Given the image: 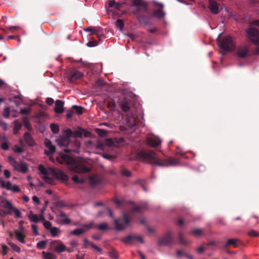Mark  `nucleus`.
<instances>
[{"label": "nucleus", "mask_w": 259, "mask_h": 259, "mask_svg": "<svg viewBox=\"0 0 259 259\" xmlns=\"http://www.w3.org/2000/svg\"><path fill=\"white\" fill-rule=\"evenodd\" d=\"M98 45V42L95 39L89 41L87 44V46L89 47H94L97 46Z\"/></svg>", "instance_id": "53"}, {"label": "nucleus", "mask_w": 259, "mask_h": 259, "mask_svg": "<svg viewBox=\"0 0 259 259\" xmlns=\"http://www.w3.org/2000/svg\"><path fill=\"white\" fill-rule=\"evenodd\" d=\"M127 123L131 127H134L137 124L136 118L132 115L127 116Z\"/></svg>", "instance_id": "24"}, {"label": "nucleus", "mask_w": 259, "mask_h": 259, "mask_svg": "<svg viewBox=\"0 0 259 259\" xmlns=\"http://www.w3.org/2000/svg\"><path fill=\"white\" fill-rule=\"evenodd\" d=\"M219 43V46L220 49V53L222 55H224L226 52L233 51L235 48V44L230 36H226L224 37L222 40Z\"/></svg>", "instance_id": "3"}, {"label": "nucleus", "mask_w": 259, "mask_h": 259, "mask_svg": "<svg viewBox=\"0 0 259 259\" xmlns=\"http://www.w3.org/2000/svg\"><path fill=\"white\" fill-rule=\"evenodd\" d=\"M1 205L7 209L8 210L11 211L13 208V206L11 202L7 200L6 198L3 199L1 201Z\"/></svg>", "instance_id": "23"}, {"label": "nucleus", "mask_w": 259, "mask_h": 259, "mask_svg": "<svg viewBox=\"0 0 259 259\" xmlns=\"http://www.w3.org/2000/svg\"><path fill=\"white\" fill-rule=\"evenodd\" d=\"M253 26H250L247 30L248 38L254 44H259V20L252 22Z\"/></svg>", "instance_id": "4"}, {"label": "nucleus", "mask_w": 259, "mask_h": 259, "mask_svg": "<svg viewBox=\"0 0 259 259\" xmlns=\"http://www.w3.org/2000/svg\"><path fill=\"white\" fill-rule=\"evenodd\" d=\"M24 139L25 142L27 143V144L30 147L34 146L36 144L32 136L28 132H26L24 134Z\"/></svg>", "instance_id": "18"}, {"label": "nucleus", "mask_w": 259, "mask_h": 259, "mask_svg": "<svg viewBox=\"0 0 259 259\" xmlns=\"http://www.w3.org/2000/svg\"><path fill=\"white\" fill-rule=\"evenodd\" d=\"M132 103L128 99L124 98L120 103L119 105L123 112H126L130 111Z\"/></svg>", "instance_id": "12"}, {"label": "nucleus", "mask_w": 259, "mask_h": 259, "mask_svg": "<svg viewBox=\"0 0 259 259\" xmlns=\"http://www.w3.org/2000/svg\"><path fill=\"white\" fill-rule=\"evenodd\" d=\"M64 102L60 100H57L55 102V108L54 111L58 114L62 113L64 112Z\"/></svg>", "instance_id": "19"}, {"label": "nucleus", "mask_w": 259, "mask_h": 259, "mask_svg": "<svg viewBox=\"0 0 259 259\" xmlns=\"http://www.w3.org/2000/svg\"><path fill=\"white\" fill-rule=\"evenodd\" d=\"M0 183L1 184V186L3 188H5L8 190H10L12 186V184L10 182L8 181L5 182L3 180H0Z\"/></svg>", "instance_id": "35"}, {"label": "nucleus", "mask_w": 259, "mask_h": 259, "mask_svg": "<svg viewBox=\"0 0 259 259\" xmlns=\"http://www.w3.org/2000/svg\"><path fill=\"white\" fill-rule=\"evenodd\" d=\"M121 174L123 176L125 177H131L132 175L131 171L126 169L122 170Z\"/></svg>", "instance_id": "63"}, {"label": "nucleus", "mask_w": 259, "mask_h": 259, "mask_svg": "<svg viewBox=\"0 0 259 259\" xmlns=\"http://www.w3.org/2000/svg\"><path fill=\"white\" fill-rule=\"evenodd\" d=\"M28 217L30 222L37 223L39 221L38 215L33 213L32 211H29Z\"/></svg>", "instance_id": "27"}, {"label": "nucleus", "mask_w": 259, "mask_h": 259, "mask_svg": "<svg viewBox=\"0 0 259 259\" xmlns=\"http://www.w3.org/2000/svg\"><path fill=\"white\" fill-rule=\"evenodd\" d=\"M208 8L211 12L214 15L219 13V4L213 0H209Z\"/></svg>", "instance_id": "16"}, {"label": "nucleus", "mask_w": 259, "mask_h": 259, "mask_svg": "<svg viewBox=\"0 0 259 259\" xmlns=\"http://www.w3.org/2000/svg\"><path fill=\"white\" fill-rule=\"evenodd\" d=\"M249 5L252 7H257L259 5V0H249Z\"/></svg>", "instance_id": "60"}, {"label": "nucleus", "mask_w": 259, "mask_h": 259, "mask_svg": "<svg viewBox=\"0 0 259 259\" xmlns=\"http://www.w3.org/2000/svg\"><path fill=\"white\" fill-rule=\"evenodd\" d=\"M116 27L119 28L120 30H121L124 26L123 21L121 19H118L116 21Z\"/></svg>", "instance_id": "50"}, {"label": "nucleus", "mask_w": 259, "mask_h": 259, "mask_svg": "<svg viewBox=\"0 0 259 259\" xmlns=\"http://www.w3.org/2000/svg\"><path fill=\"white\" fill-rule=\"evenodd\" d=\"M15 234L17 239L22 243H25V241L24 238L26 236L23 233L19 231L18 230L15 231Z\"/></svg>", "instance_id": "25"}, {"label": "nucleus", "mask_w": 259, "mask_h": 259, "mask_svg": "<svg viewBox=\"0 0 259 259\" xmlns=\"http://www.w3.org/2000/svg\"><path fill=\"white\" fill-rule=\"evenodd\" d=\"M42 254L44 259H57V256L52 253L43 251Z\"/></svg>", "instance_id": "31"}, {"label": "nucleus", "mask_w": 259, "mask_h": 259, "mask_svg": "<svg viewBox=\"0 0 259 259\" xmlns=\"http://www.w3.org/2000/svg\"><path fill=\"white\" fill-rule=\"evenodd\" d=\"M109 256L113 258L114 259H117L118 257V254L117 252L114 249H112L110 252H109Z\"/></svg>", "instance_id": "45"}, {"label": "nucleus", "mask_w": 259, "mask_h": 259, "mask_svg": "<svg viewBox=\"0 0 259 259\" xmlns=\"http://www.w3.org/2000/svg\"><path fill=\"white\" fill-rule=\"evenodd\" d=\"M49 230L53 237L56 236L58 233L61 232L60 229L55 227H52Z\"/></svg>", "instance_id": "36"}, {"label": "nucleus", "mask_w": 259, "mask_h": 259, "mask_svg": "<svg viewBox=\"0 0 259 259\" xmlns=\"http://www.w3.org/2000/svg\"><path fill=\"white\" fill-rule=\"evenodd\" d=\"M137 20H138V21L140 23H143L145 24H147L148 23L147 22V20H146V17L145 15H137Z\"/></svg>", "instance_id": "40"}, {"label": "nucleus", "mask_w": 259, "mask_h": 259, "mask_svg": "<svg viewBox=\"0 0 259 259\" xmlns=\"http://www.w3.org/2000/svg\"><path fill=\"white\" fill-rule=\"evenodd\" d=\"M49 169L52 175L54 176L57 179L63 182H67L68 180V176L66 175L62 170L60 169L56 170L53 167H50Z\"/></svg>", "instance_id": "7"}, {"label": "nucleus", "mask_w": 259, "mask_h": 259, "mask_svg": "<svg viewBox=\"0 0 259 259\" xmlns=\"http://www.w3.org/2000/svg\"><path fill=\"white\" fill-rule=\"evenodd\" d=\"M22 121L24 123V125L25 127L29 131H31L32 130L31 125L29 121L28 118L27 116H24L22 117Z\"/></svg>", "instance_id": "32"}, {"label": "nucleus", "mask_w": 259, "mask_h": 259, "mask_svg": "<svg viewBox=\"0 0 259 259\" xmlns=\"http://www.w3.org/2000/svg\"><path fill=\"white\" fill-rule=\"evenodd\" d=\"M238 241V240L237 239H230L228 240L227 243L224 246V249L229 252L228 250V247L229 245H232L234 247H238V244L237 242Z\"/></svg>", "instance_id": "22"}, {"label": "nucleus", "mask_w": 259, "mask_h": 259, "mask_svg": "<svg viewBox=\"0 0 259 259\" xmlns=\"http://www.w3.org/2000/svg\"><path fill=\"white\" fill-rule=\"evenodd\" d=\"M97 228L101 231L109 230L108 225L106 223H102L97 226Z\"/></svg>", "instance_id": "43"}, {"label": "nucleus", "mask_w": 259, "mask_h": 259, "mask_svg": "<svg viewBox=\"0 0 259 259\" xmlns=\"http://www.w3.org/2000/svg\"><path fill=\"white\" fill-rule=\"evenodd\" d=\"M10 190L13 191V192L17 193L19 192L20 191V189L18 186L14 185V186H11Z\"/></svg>", "instance_id": "61"}, {"label": "nucleus", "mask_w": 259, "mask_h": 259, "mask_svg": "<svg viewBox=\"0 0 259 259\" xmlns=\"http://www.w3.org/2000/svg\"><path fill=\"white\" fill-rule=\"evenodd\" d=\"M11 214V211L9 210H5L0 208V216L5 217L7 215Z\"/></svg>", "instance_id": "51"}, {"label": "nucleus", "mask_w": 259, "mask_h": 259, "mask_svg": "<svg viewBox=\"0 0 259 259\" xmlns=\"http://www.w3.org/2000/svg\"><path fill=\"white\" fill-rule=\"evenodd\" d=\"M179 243L183 245H187L188 244V241L183 238V234L181 232L179 234Z\"/></svg>", "instance_id": "38"}, {"label": "nucleus", "mask_w": 259, "mask_h": 259, "mask_svg": "<svg viewBox=\"0 0 259 259\" xmlns=\"http://www.w3.org/2000/svg\"><path fill=\"white\" fill-rule=\"evenodd\" d=\"M137 157L139 159L152 165L159 166H174L180 164V161L177 158L167 157L161 160L158 158L156 153L152 150H142L138 153Z\"/></svg>", "instance_id": "1"}, {"label": "nucleus", "mask_w": 259, "mask_h": 259, "mask_svg": "<svg viewBox=\"0 0 259 259\" xmlns=\"http://www.w3.org/2000/svg\"><path fill=\"white\" fill-rule=\"evenodd\" d=\"M99 29V28H96L95 27H89L84 29V30L86 32H89L90 33V35H93V34H95L96 33H97V30Z\"/></svg>", "instance_id": "39"}, {"label": "nucleus", "mask_w": 259, "mask_h": 259, "mask_svg": "<svg viewBox=\"0 0 259 259\" xmlns=\"http://www.w3.org/2000/svg\"><path fill=\"white\" fill-rule=\"evenodd\" d=\"M72 109H74L76 113L78 115L82 114L83 112V110H84L83 107L77 105H73L72 106Z\"/></svg>", "instance_id": "33"}, {"label": "nucleus", "mask_w": 259, "mask_h": 259, "mask_svg": "<svg viewBox=\"0 0 259 259\" xmlns=\"http://www.w3.org/2000/svg\"><path fill=\"white\" fill-rule=\"evenodd\" d=\"M38 168L41 174L45 176H47L49 174L48 170L43 165L40 164Z\"/></svg>", "instance_id": "41"}, {"label": "nucleus", "mask_w": 259, "mask_h": 259, "mask_svg": "<svg viewBox=\"0 0 259 259\" xmlns=\"http://www.w3.org/2000/svg\"><path fill=\"white\" fill-rule=\"evenodd\" d=\"M14 127L13 128V133L15 135L18 133L19 131L21 128L22 124L18 120H15L14 121Z\"/></svg>", "instance_id": "30"}, {"label": "nucleus", "mask_w": 259, "mask_h": 259, "mask_svg": "<svg viewBox=\"0 0 259 259\" xmlns=\"http://www.w3.org/2000/svg\"><path fill=\"white\" fill-rule=\"evenodd\" d=\"M31 228L32 229L33 233L35 236H37L39 235L38 231L37 230V227L35 225L32 224L31 225Z\"/></svg>", "instance_id": "62"}, {"label": "nucleus", "mask_w": 259, "mask_h": 259, "mask_svg": "<svg viewBox=\"0 0 259 259\" xmlns=\"http://www.w3.org/2000/svg\"><path fill=\"white\" fill-rule=\"evenodd\" d=\"M14 168L15 169L20 171L22 173H25L28 170V166L26 163L21 162H15L14 164Z\"/></svg>", "instance_id": "14"}, {"label": "nucleus", "mask_w": 259, "mask_h": 259, "mask_svg": "<svg viewBox=\"0 0 259 259\" xmlns=\"http://www.w3.org/2000/svg\"><path fill=\"white\" fill-rule=\"evenodd\" d=\"M45 146L49 149V150H45V153L47 155H50L55 152L56 147L53 145L52 142L49 139H46L45 141Z\"/></svg>", "instance_id": "15"}, {"label": "nucleus", "mask_w": 259, "mask_h": 259, "mask_svg": "<svg viewBox=\"0 0 259 259\" xmlns=\"http://www.w3.org/2000/svg\"><path fill=\"white\" fill-rule=\"evenodd\" d=\"M69 140L66 137L60 136L59 138L56 140V142L59 146L66 147L69 144Z\"/></svg>", "instance_id": "20"}, {"label": "nucleus", "mask_w": 259, "mask_h": 259, "mask_svg": "<svg viewBox=\"0 0 259 259\" xmlns=\"http://www.w3.org/2000/svg\"><path fill=\"white\" fill-rule=\"evenodd\" d=\"M11 211H13L15 213V217L16 218H21V213L20 211V210L13 207V208L11 209Z\"/></svg>", "instance_id": "47"}, {"label": "nucleus", "mask_w": 259, "mask_h": 259, "mask_svg": "<svg viewBox=\"0 0 259 259\" xmlns=\"http://www.w3.org/2000/svg\"><path fill=\"white\" fill-rule=\"evenodd\" d=\"M47 242L45 241H40L36 244V247L40 249H45L46 246Z\"/></svg>", "instance_id": "46"}, {"label": "nucleus", "mask_w": 259, "mask_h": 259, "mask_svg": "<svg viewBox=\"0 0 259 259\" xmlns=\"http://www.w3.org/2000/svg\"><path fill=\"white\" fill-rule=\"evenodd\" d=\"M249 48L247 46H242L238 48L236 54L238 57L244 58L249 55Z\"/></svg>", "instance_id": "10"}, {"label": "nucleus", "mask_w": 259, "mask_h": 259, "mask_svg": "<svg viewBox=\"0 0 259 259\" xmlns=\"http://www.w3.org/2000/svg\"><path fill=\"white\" fill-rule=\"evenodd\" d=\"M132 2L133 6L141 7L145 12L148 11V4L146 2L143 1L142 0H132Z\"/></svg>", "instance_id": "17"}, {"label": "nucleus", "mask_w": 259, "mask_h": 259, "mask_svg": "<svg viewBox=\"0 0 259 259\" xmlns=\"http://www.w3.org/2000/svg\"><path fill=\"white\" fill-rule=\"evenodd\" d=\"M73 133L72 131L70 129L68 128L65 131L64 134L62 136L69 140V138L73 135Z\"/></svg>", "instance_id": "44"}, {"label": "nucleus", "mask_w": 259, "mask_h": 259, "mask_svg": "<svg viewBox=\"0 0 259 259\" xmlns=\"http://www.w3.org/2000/svg\"><path fill=\"white\" fill-rule=\"evenodd\" d=\"M50 128H51L52 132L54 134H57L59 131V126L56 124L52 123L50 125Z\"/></svg>", "instance_id": "42"}, {"label": "nucleus", "mask_w": 259, "mask_h": 259, "mask_svg": "<svg viewBox=\"0 0 259 259\" xmlns=\"http://www.w3.org/2000/svg\"><path fill=\"white\" fill-rule=\"evenodd\" d=\"M165 13L161 9H159L157 10H154L153 12V16L158 18H162L165 16Z\"/></svg>", "instance_id": "29"}, {"label": "nucleus", "mask_w": 259, "mask_h": 259, "mask_svg": "<svg viewBox=\"0 0 259 259\" xmlns=\"http://www.w3.org/2000/svg\"><path fill=\"white\" fill-rule=\"evenodd\" d=\"M130 220L128 215L124 213L123 218L114 220V225L116 229L118 231H121L124 229L128 225Z\"/></svg>", "instance_id": "6"}, {"label": "nucleus", "mask_w": 259, "mask_h": 259, "mask_svg": "<svg viewBox=\"0 0 259 259\" xmlns=\"http://www.w3.org/2000/svg\"><path fill=\"white\" fill-rule=\"evenodd\" d=\"M122 241L126 244H130L135 241H139L141 243H143L144 241L142 238L138 235H128L121 239Z\"/></svg>", "instance_id": "9"}, {"label": "nucleus", "mask_w": 259, "mask_h": 259, "mask_svg": "<svg viewBox=\"0 0 259 259\" xmlns=\"http://www.w3.org/2000/svg\"><path fill=\"white\" fill-rule=\"evenodd\" d=\"M72 180L77 184H82L84 183V180L83 179H79L77 176H73L72 178Z\"/></svg>", "instance_id": "52"}, {"label": "nucleus", "mask_w": 259, "mask_h": 259, "mask_svg": "<svg viewBox=\"0 0 259 259\" xmlns=\"http://www.w3.org/2000/svg\"><path fill=\"white\" fill-rule=\"evenodd\" d=\"M88 245H90L94 249H95L97 251L101 252L102 249L94 244V243L90 242L87 238H84L83 239V248H87Z\"/></svg>", "instance_id": "21"}, {"label": "nucleus", "mask_w": 259, "mask_h": 259, "mask_svg": "<svg viewBox=\"0 0 259 259\" xmlns=\"http://www.w3.org/2000/svg\"><path fill=\"white\" fill-rule=\"evenodd\" d=\"M96 131L98 134L101 137H104L107 134V131L103 129H97Z\"/></svg>", "instance_id": "54"}, {"label": "nucleus", "mask_w": 259, "mask_h": 259, "mask_svg": "<svg viewBox=\"0 0 259 259\" xmlns=\"http://www.w3.org/2000/svg\"><path fill=\"white\" fill-rule=\"evenodd\" d=\"M3 115L5 118H8L10 116V108L6 107L5 108Z\"/></svg>", "instance_id": "56"}, {"label": "nucleus", "mask_w": 259, "mask_h": 259, "mask_svg": "<svg viewBox=\"0 0 259 259\" xmlns=\"http://www.w3.org/2000/svg\"><path fill=\"white\" fill-rule=\"evenodd\" d=\"M90 180L91 183L94 185L100 183L99 179L96 176L91 177Z\"/></svg>", "instance_id": "48"}, {"label": "nucleus", "mask_w": 259, "mask_h": 259, "mask_svg": "<svg viewBox=\"0 0 259 259\" xmlns=\"http://www.w3.org/2000/svg\"><path fill=\"white\" fill-rule=\"evenodd\" d=\"M191 233L195 237H199L203 234L202 230L199 229H195L192 230Z\"/></svg>", "instance_id": "37"}, {"label": "nucleus", "mask_w": 259, "mask_h": 259, "mask_svg": "<svg viewBox=\"0 0 259 259\" xmlns=\"http://www.w3.org/2000/svg\"><path fill=\"white\" fill-rule=\"evenodd\" d=\"M175 243L172 233L170 231H167L158 241L159 246H170Z\"/></svg>", "instance_id": "5"}, {"label": "nucleus", "mask_w": 259, "mask_h": 259, "mask_svg": "<svg viewBox=\"0 0 259 259\" xmlns=\"http://www.w3.org/2000/svg\"><path fill=\"white\" fill-rule=\"evenodd\" d=\"M83 75V73L76 70H73L70 72V75L68 80L70 82L74 83L78 79L81 78Z\"/></svg>", "instance_id": "11"}, {"label": "nucleus", "mask_w": 259, "mask_h": 259, "mask_svg": "<svg viewBox=\"0 0 259 259\" xmlns=\"http://www.w3.org/2000/svg\"><path fill=\"white\" fill-rule=\"evenodd\" d=\"M148 145L153 147H157L161 144V140L156 136L150 137L147 139Z\"/></svg>", "instance_id": "13"}, {"label": "nucleus", "mask_w": 259, "mask_h": 259, "mask_svg": "<svg viewBox=\"0 0 259 259\" xmlns=\"http://www.w3.org/2000/svg\"><path fill=\"white\" fill-rule=\"evenodd\" d=\"M85 232L86 229L82 227L81 229H76L73 231H71L70 232V234L78 236L83 234Z\"/></svg>", "instance_id": "28"}, {"label": "nucleus", "mask_w": 259, "mask_h": 259, "mask_svg": "<svg viewBox=\"0 0 259 259\" xmlns=\"http://www.w3.org/2000/svg\"><path fill=\"white\" fill-rule=\"evenodd\" d=\"M24 151V149L22 148H21L17 145L15 146V149L14 151L16 153H21L23 152Z\"/></svg>", "instance_id": "64"}, {"label": "nucleus", "mask_w": 259, "mask_h": 259, "mask_svg": "<svg viewBox=\"0 0 259 259\" xmlns=\"http://www.w3.org/2000/svg\"><path fill=\"white\" fill-rule=\"evenodd\" d=\"M30 109L29 108H24L21 109L20 113L21 114H28L30 113Z\"/></svg>", "instance_id": "59"}, {"label": "nucleus", "mask_w": 259, "mask_h": 259, "mask_svg": "<svg viewBox=\"0 0 259 259\" xmlns=\"http://www.w3.org/2000/svg\"><path fill=\"white\" fill-rule=\"evenodd\" d=\"M44 226L47 230H50L52 228V224L50 221H45L44 222Z\"/></svg>", "instance_id": "58"}, {"label": "nucleus", "mask_w": 259, "mask_h": 259, "mask_svg": "<svg viewBox=\"0 0 259 259\" xmlns=\"http://www.w3.org/2000/svg\"><path fill=\"white\" fill-rule=\"evenodd\" d=\"M42 179L46 183L50 184H53L54 180L52 178L49 177L47 176H45L43 177Z\"/></svg>", "instance_id": "55"}, {"label": "nucleus", "mask_w": 259, "mask_h": 259, "mask_svg": "<svg viewBox=\"0 0 259 259\" xmlns=\"http://www.w3.org/2000/svg\"><path fill=\"white\" fill-rule=\"evenodd\" d=\"M71 220L68 218L59 219L58 220V224L60 225H65L70 224Z\"/></svg>", "instance_id": "34"}, {"label": "nucleus", "mask_w": 259, "mask_h": 259, "mask_svg": "<svg viewBox=\"0 0 259 259\" xmlns=\"http://www.w3.org/2000/svg\"><path fill=\"white\" fill-rule=\"evenodd\" d=\"M9 244L11 246L13 250L16 251L17 252H20L21 251L20 248L16 244L13 243H9Z\"/></svg>", "instance_id": "49"}, {"label": "nucleus", "mask_w": 259, "mask_h": 259, "mask_svg": "<svg viewBox=\"0 0 259 259\" xmlns=\"http://www.w3.org/2000/svg\"><path fill=\"white\" fill-rule=\"evenodd\" d=\"M56 161L60 163H65L67 165L73 166V170L77 173H86L90 171L91 168L85 166L83 164L76 163L75 159L62 152L59 153V156L56 157Z\"/></svg>", "instance_id": "2"}, {"label": "nucleus", "mask_w": 259, "mask_h": 259, "mask_svg": "<svg viewBox=\"0 0 259 259\" xmlns=\"http://www.w3.org/2000/svg\"><path fill=\"white\" fill-rule=\"evenodd\" d=\"M50 245V249L53 250L58 253L62 252L66 249V246L59 240L51 241Z\"/></svg>", "instance_id": "8"}, {"label": "nucleus", "mask_w": 259, "mask_h": 259, "mask_svg": "<svg viewBox=\"0 0 259 259\" xmlns=\"http://www.w3.org/2000/svg\"><path fill=\"white\" fill-rule=\"evenodd\" d=\"M248 234L249 236L251 237H257L259 236V233L254 230H251L248 232Z\"/></svg>", "instance_id": "57"}, {"label": "nucleus", "mask_w": 259, "mask_h": 259, "mask_svg": "<svg viewBox=\"0 0 259 259\" xmlns=\"http://www.w3.org/2000/svg\"><path fill=\"white\" fill-rule=\"evenodd\" d=\"M109 6L110 8L114 7L117 10H120L122 4L120 2H116L114 0H111L109 1Z\"/></svg>", "instance_id": "26"}]
</instances>
